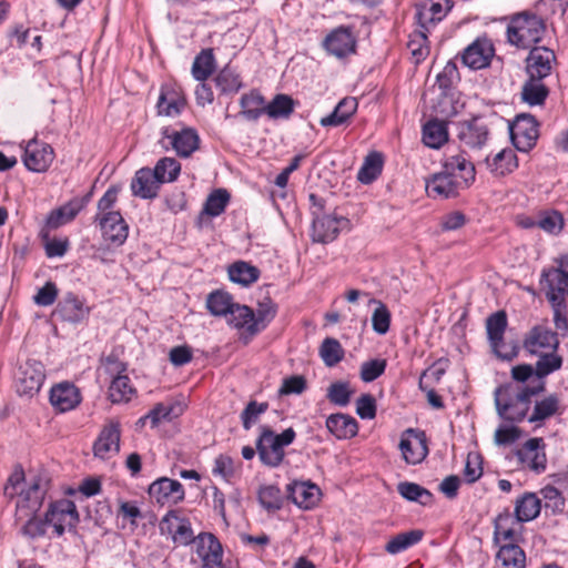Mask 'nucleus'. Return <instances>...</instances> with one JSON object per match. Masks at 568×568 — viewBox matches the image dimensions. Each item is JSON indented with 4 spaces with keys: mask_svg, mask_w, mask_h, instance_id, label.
Segmentation results:
<instances>
[{
    "mask_svg": "<svg viewBox=\"0 0 568 568\" xmlns=\"http://www.w3.org/2000/svg\"><path fill=\"white\" fill-rule=\"evenodd\" d=\"M154 171L160 182H173L181 172V164L174 158H163L158 161Z\"/></svg>",
    "mask_w": 568,
    "mask_h": 568,
    "instance_id": "052dcab7",
    "label": "nucleus"
},
{
    "mask_svg": "<svg viewBox=\"0 0 568 568\" xmlns=\"http://www.w3.org/2000/svg\"><path fill=\"white\" fill-rule=\"evenodd\" d=\"M235 303L232 296L222 291H215L207 296L206 306L215 316H227Z\"/></svg>",
    "mask_w": 568,
    "mask_h": 568,
    "instance_id": "de8ad7c7",
    "label": "nucleus"
},
{
    "mask_svg": "<svg viewBox=\"0 0 568 568\" xmlns=\"http://www.w3.org/2000/svg\"><path fill=\"white\" fill-rule=\"evenodd\" d=\"M558 398L555 395H550L542 400L536 402L534 412L529 416V423L542 422L554 416L558 410Z\"/></svg>",
    "mask_w": 568,
    "mask_h": 568,
    "instance_id": "4d7b16f0",
    "label": "nucleus"
},
{
    "mask_svg": "<svg viewBox=\"0 0 568 568\" xmlns=\"http://www.w3.org/2000/svg\"><path fill=\"white\" fill-rule=\"evenodd\" d=\"M443 171L456 180H464L467 187L475 181V166L463 153L447 156Z\"/></svg>",
    "mask_w": 568,
    "mask_h": 568,
    "instance_id": "bb28decb",
    "label": "nucleus"
},
{
    "mask_svg": "<svg viewBox=\"0 0 568 568\" xmlns=\"http://www.w3.org/2000/svg\"><path fill=\"white\" fill-rule=\"evenodd\" d=\"M564 226V219L558 212H545L537 217V227L550 234H557Z\"/></svg>",
    "mask_w": 568,
    "mask_h": 568,
    "instance_id": "69168bd1",
    "label": "nucleus"
},
{
    "mask_svg": "<svg viewBox=\"0 0 568 568\" xmlns=\"http://www.w3.org/2000/svg\"><path fill=\"white\" fill-rule=\"evenodd\" d=\"M294 111V100L286 94H276L266 104V114L272 119L288 118Z\"/></svg>",
    "mask_w": 568,
    "mask_h": 568,
    "instance_id": "3c124183",
    "label": "nucleus"
},
{
    "mask_svg": "<svg viewBox=\"0 0 568 568\" xmlns=\"http://www.w3.org/2000/svg\"><path fill=\"white\" fill-rule=\"evenodd\" d=\"M185 105V99L173 88L164 87L161 90L156 104L159 114L174 116L180 114Z\"/></svg>",
    "mask_w": 568,
    "mask_h": 568,
    "instance_id": "473e14b6",
    "label": "nucleus"
},
{
    "mask_svg": "<svg viewBox=\"0 0 568 568\" xmlns=\"http://www.w3.org/2000/svg\"><path fill=\"white\" fill-rule=\"evenodd\" d=\"M215 69V58L212 49L202 50L194 59L192 75L195 80L205 81Z\"/></svg>",
    "mask_w": 568,
    "mask_h": 568,
    "instance_id": "c03bdc74",
    "label": "nucleus"
},
{
    "mask_svg": "<svg viewBox=\"0 0 568 568\" xmlns=\"http://www.w3.org/2000/svg\"><path fill=\"white\" fill-rule=\"evenodd\" d=\"M296 433L290 427L281 434H275L268 427H261V435L256 442V452L261 462L268 467H277L284 459V447L291 445Z\"/></svg>",
    "mask_w": 568,
    "mask_h": 568,
    "instance_id": "f03ea898",
    "label": "nucleus"
},
{
    "mask_svg": "<svg viewBox=\"0 0 568 568\" xmlns=\"http://www.w3.org/2000/svg\"><path fill=\"white\" fill-rule=\"evenodd\" d=\"M16 524L20 525L21 535L29 539L42 537L48 526L45 518L42 520L37 515L28 516L26 519H16Z\"/></svg>",
    "mask_w": 568,
    "mask_h": 568,
    "instance_id": "6e6d98bb",
    "label": "nucleus"
},
{
    "mask_svg": "<svg viewBox=\"0 0 568 568\" xmlns=\"http://www.w3.org/2000/svg\"><path fill=\"white\" fill-rule=\"evenodd\" d=\"M556 60L554 51L545 47L532 48L526 59V70L530 78L542 80L550 75Z\"/></svg>",
    "mask_w": 568,
    "mask_h": 568,
    "instance_id": "dca6fc26",
    "label": "nucleus"
},
{
    "mask_svg": "<svg viewBox=\"0 0 568 568\" xmlns=\"http://www.w3.org/2000/svg\"><path fill=\"white\" fill-rule=\"evenodd\" d=\"M227 322L236 328H244L251 336L254 335V311L251 307L235 304L229 313Z\"/></svg>",
    "mask_w": 568,
    "mask_h": 568,
    "instance_id": "49530a36",
    "label": "nucleus"
},
{
    "mask_svg": "<svg viewBox=\"0 0 568 568\" xmlns=\"http://www.w3.org/2000/svg\"><path fill=\"white\" fill-rule=\"evenodd\" d=\"M276 315V305L270 298L258 303L257 311L254 313L253 334H257L263 331L267 324Z\"/></svg>",
    "mask_w": 568,
    "mask_h": 568,
    "instance_id": "5fc2aeb1",
    "label": "nucleus"
},
{
    "mask_svg": "<svg viewBox=\"0 0 568 568\" xmlns=\"http://www.w3.org/2000/svg\"><path fill=\"white\" fill-rule=\"evenodd\" d=\"M488 136V125L480 118L462 122L458 126L457 138L464 145L470 149H480L486 144Z\"/></svg>",
    "mask_w": 568,
    "mask_h": 568,
    "instance_id": "f3484780",
    "label": "nucleus"
},
{
    "mask_svg": "<svg viewBox=\"0 0 568 568\" xmlns=\"http://www.w3.org/2000/svg\"><path fill=\"white\" fill-rule=\"evenodd\" d=\"M427 32L428 31L418 27V29L410 34V39L407 43L416 62L424 60L429 53Z\"/></svg>",
    "mask_w": 568,
    "mask_h": 568,
    "instance_id": "13d9d810",
    "label": "nucleus"
},
{
    "mask_svg": "<svg viewBox=\"0 0 568 568\" xmlns=\"http://www.w3.org/2000/svg\"><path fill=\"white\" fill-rule=\"evenodd\" d=\"M215 83L222 93H235L242 88L239 74L230 68H224L217 73Z\"/></svg>",
    "mask_w": 568,
    "mask_h": 568,
    "instance_id": "680f3d73",
    "label": "nucleus"
},
{
    "mask_svg": "<svg viewBox=\"0 0 568 568\" xmlns=\"http://www.w3.org/2000/svg\"><path fill=\"white\" fill-rule=\"evenodd\" d=\"M196 552L205 568H216L222 562L223 550L217 538L211 532L200 534L195 540Z\"/></svg>",
    "mask_w": 568,
    "mask_h": 568,
    "instance_id": "b1692460",
    "label": "nucleus"
},
{
    "mask_svg": "<svg viewBox=\"0 0 568 568\" xmlns=\"http://www.w3.org/2000/svg\"><path fill=\"white\" fill-rule=\"evenodd\" d=\"M149 494L156 503L178 504L184 499V489L180 481L162 477L149 487Z\"/></svg>",
    "mask_w": 568,
    "mask_h": 568,
    "instance_id": "aec40b11",
    "label": "nucleus"
},
{
    "mask_svg": "<svg viewBox=\"0 0 568 568\" xmlns=\"http://www.w3.org/2000/svg\"><path fill=\"white\" fill-rule=\"evenodd\" d=\"M320 354L323 362L327 366L332 367L342 361L344 356V351L341 343L337 339L327 337L323 341L321 345Z\"/></svg>",
    "mask_w": 568,
    "mask_h": 568,
    "instance_id": "bf43d9fd",
    "label": "nucleus"
},
{
    "mask_svg": "<svg viewBox=\"0 0 568 568\" xmlns=\"http://www.w3.org/2000/svg\"><path fill=\"white\" fill-rule=\"evenodd\" d=\"M540 513V500L535 494L526 493L517 499L515 515L518 521H529L535 519Z\"/></svg>",
    "mask_w": 568,
    "mask_h": 568,
    "instance_id": "a19ab883",
    "label": "nucleus"
},
{
    "mask_svg": "<svg viewBox=\"0 0 568 568\" xmlns=\"http://www.w3.org/2000/svg\"><path fill=\"white\" fill-rule=\"evenodd\" d=\"M449 0H423L416 6L415 18L419 28L429 31L449 11Z\"/></svg>",
    "mask_w": 568,
    "mask_h": 568,
    "instance_id": "f8f14e48",
    "label": "nucleus"
},
{
    "mask_svg": "<svg viewBox=\"0 0 568 568\" xmlns=\"http://www.w3.org/2000/svg\"><path fill=\"white\" fill-rule=\"evenodd\" d=\"M494 52V47L489 40L477 39L464 50L462 61L470 69H483L489 64Z\"/></svg>",
    "mask_w": 568,
    "mask_h": 568,
    "instance_id": "4be33fe9",
    "label": "nucleus"
},
{
    "mask_svg": "<svg viewBox=\"0 0 568 568\" xmlns=\"http://www.w3.org/2000/svg\"><path fill=\"white\" fill-rule=\"evenodd\" d=\"M184 412V406L179 402L173 403H159L156 404L140 422L150 419L152 427H156L161 422H171L181 416Z\"/></svg>",
    "mask_w": 568,
    "mask_h": 568,
    "instance_id": "c9c22d12",
    "label": "nucleus"
},
{
    "mask_svg": "<svg viewBox=\"0 0 568 568\" xmlns=\"http://www.w3.org/2000/svg\"><path fill=\"white\" fill-rule=\"evenodd\" d=\"M267 407V403L250 402L241 414L244 429L248 430L256 423L258 416L266 412Z\"/></svg>",
    "mask_w": 568,
    "mask_h": 568,
    "instance_id": "774afa93",
    "label": "nucleus"
},
{
    "mask_svg": "<svg viewBox=\"0 0 568 568\" xmlns=\"http://www.w3.org/2000/svg\"><path fill=\"white\" fill-rule=\"evenodd\" d=\"M258 501L268 511L278 510L283 501L281 490L273 485L261 487L258 490Z\"/></svg>",
    "mask_w": 568,
    "mask_h": 568,
    "instance_id": "0e129e2a",
    "label": "nucleus"
},
{
    "mask_svg": "<svg viewBox=\"0 0 568 568\" xmlns=\"http://www.w3.org/2000/svg\"><path fill=\"white\" fill-rule=\"evenodd\" d=\"M397 490L402 497L410 501H418L422 505H427L432 501L433 495L427 489L415 483H399Z\"/></svg>",
    "mask_w": 568,
    "mask_h": 568,
    "instance_id": "864d4df0",
    "label": "nucleus"
},
{
    "mask_svg": "<svg viewBox=\"0 0 568 568\" xmlns=\"http://www.w3.org/2000/svg\"><path fill=\"white\" fill-rule=\"evenodd\" d=\"M352 393L347 383L336 382L328 387L327 398L331 403L344 407L349 403Z\"/></svg>",
    "mask_w": 568,
    "mask_h": 568,
    "instance_id": "338daca9",
    "label": "nucleus"
},
{
    "mask_svg": "<svg viewBox=\"0 0 568 568\" xmlns=\"http://www.w3.org/2000/svg\"><path fill=\"white\" fill-rule=\"evenodd\" d=\"M507 324V315L504 311L493 313L486 320V332L490 347L493 352L503 359L513 358V355L508 356L501 352Z\"/></svg>",
    "mask_w": 568,
    "mask_h": 568,
    "instance_id": "5701e85b",
    "label": "nucleus"
},
{
    "mask_svg": "<svg viewBox=\"0 0 568 568\" xmlns=\"http://www.w3.org/2000/svg\"><path fill=\"white\" fill-rule=\"evenodd\" d=\"M44 367L36 359H28L20 364L14 375L17 392L20 395L33 396L44 381Z\"/></svg>",
    "mask_w": 568,
    "mask_h": 568,
    "instance_id": "423d86ee",
    "label": "nucleus"
},
{
    "mask_svg": "<svg viewBox=\"0 0 568 568\" xmlns=\"http://www.w3.org/2000/svg\"><path fill=\"white\" fill-rule=\"evenodd\" d=\"M486 162L490 171L496 175L510 173L518 165L517 156L510 149L501 150L491 160L486 158Z\"/></svg>",
    "mask_w": 568,
    "mask_h": 568,
    "instance_id": "79ce46f5",
    "label": "nucleus"
},
{
    "mask_svg": "<svg viewBox=\"0 0 568 568\" xmlns=\"http://www.w3.org/2000/svg\"><path fill=\"white\" fill-rule=\"evenodd\" d=\"M423 536L424 532L420 529L397 534L385 545V550L390 555H397L418 544Z\"/></svg>",
    "mask_w": 568,
    "mask_h": 568,
    "instance_id": "58836bf2",
    "label": "nucleus"
},
{
    "mask_svg": "<svg viewBox=\"0 0 568 568\" xmlns=\"http://www.w3.org/2000/svg\"><path fill=\"white\" fill-rule=\"evenodd\" d=\"M240 106V115L248 121H256L262 114H266L265 99L256 91L243 94Z\"/></svg>",
    "mask_w": 568,
    "mask_h": 568,
    "instance_id": "72a5a7b5",
    "label": "nucleus"
},
{
    "mask_svg": "<svg viewBox=\"0 0 568 568\" xmlns=\"http://www.w3.org/2000/svg\"><path fill=\"white\" fill-rule=\"evenodd\" d=\"M448 140L445 122L438 120L428 121L423 128V141L432 149L440 148Z\"/></svg>",
    "mask_w": 568,
    "mask_h": 568,
    "instance_id": "ea45409f",
    "label": "nucleus"
},
{
    "mask_svg": "<svg viewBox=\"0 0 568 568\" xmlns=\"http://www.w3.org/2000/svg\"><path fill=\"white\" fill-rule=\"evenodd\" d=\"M326 427L337 439L352 438L358 432L357 420L342 413L329 415L326 419Z\"/></svg>",
    "mask_w": 568,
    "mask_h": 568,
    "instance_id": "c756f323",
    "label": "nucleus"
},
{
    "mask_svg": "<svg viewBox=\"0 0 568 568\" xmlns=\"http://www.w3.org/2000/svg\"><path fill=\"white\" fill-rule=\"evenodd\" d=\"M162 135L164 148H168L165 144L166 140L180 156L187 158L199 149L200 138L193 129L184 128L178 131L171 128H164Z\"/></svg>",
    "mask_w": 568,
    "mask_h": 568,
    "instance_id": "1a4fd4ad",
    "label": "nucleus"
},
{
    "mask_svg": "<svg viewBox=\"0 0 568 568\" xmlns=\"http://www.w3.org/2000/svg\"><path fill=\"white\" fill-rule=\"evenodd\" d=\"M398 447L403 459L409 465L420 464L428 455L426 435L418 429L404 430Z\"/></svg>",
    "mask_w": 568,
    "mask_h": 568,
    "instance_id": "6e6552de",
    "label": "nucleus"
},
{
    "mask_svg": "<svg viewBox=\"0 0 568 568\" xmlns=\"http://www.w3.org/2000/svg\"><path fill=\"white\" fill-rule=\"evenodd\" d=\"M159 178L155 175V171L149 168H142L136 171L131 182V190L133 195L141 199H153L158 195L160 189Z\"/></svg>",
    "mask_w": 568,
    "mask_h": 568,
    "instance_id": "a878e982",
    "label": "nucleus"
},
{
    "mask_svg": "<svg viewBox=\"0 0 568 568\" xmlns=\"http://www.w3.org/2000/svg\"><path fill=\"white\" fill-rule=\"evenodd\" d=\"M357 110V101L354 98H345L338 102L334 111L322 118V126H338L344 124Z\"/></svg>",
    "mask_w": 568,
    "mask_h": 568,
    "instance_id": "f704fd0d",
    "label": "nucleus"
},
{
    "mask_svg": "<svg viewBox=\"0 0 568 568\" xmlns=\"http://www.w3.org/2000/svg\"><path fill=\"white\" fill-rule=\"evenodd\" d=\"M53 158V149L49 144L31 140L24 149L23 163L30 171L44 172L52 163Z\"/></svg>",
    "mask_w": 568,
    "mask_h": 568,
    "instance_id": "4468645a",
    "label": "nucleus"
},
{
    "mask_svg": "<svg viewBox=\"0 0 568 568\" xmlns=\"http://www.w3.org/2000/svg\"><path fill=\"white\" fill-rule=\"evenodd\" d=\"M383 158L378 152L369 153L357 173V180L364 184L375 181L382 173Z\"/></svg>",
    "mask_w": 568,
    "mask_h": 568,
    "instance_id": "a18cd8bd",
    "label": "nucleus"
},
{
    "mask_svg": "<svg viewBox=\"0 0 568 568\" xmlns=\"http://www.w3.org/2000/svg\"><path fill=\"white\" fill-rule=\"evenodd\" d=\"M102 235L105 241L119 246L128 237V224L120 212H106L99 217Z\"/></svg>",
    "mask_w": 568,
    "mask_h": 568,
    "instance_id": "412c9836",
    "label": "nucleus"
},
{
    "mask_svg": "<svg viewBox=\"0 0 568 568\" xmlns=\"http://www.w3.org/2000/svg\"><path fill=\"white\" fill-rule=\"evenodd\" d=\"M510 139L518 151L528 152L538 139V123L530 114H518L509 125Z\"/></svg>",
    "mask_w": 568,
    "mask_h": 568,
    "instance_id": "0eeeda50",
    "label": "nucleus"
},
{
    "mask_svg": "<svg viewBox=\"0 0 568 568\" xmlns=\"http://www.w3.org/2000/svg\"><path fill=\"white\" fill-rule=\"evenodd\" d=\"M323 44L329 54L341 59L355 53L356 38L351 28L338 27L326 36Z\"/></svg>",
    "mask_w": 568,
    "mask_h": 568,
    "instance_id": "ddd939ff",
    "label": "nucleus"
},
{
    "mask_svg": "<svg viewBox=\"0 0 568 568\" xmlns=\"http://www.w3.org/2000/svg\"><path fill=\"white\" fill-rule=\"evenodd\" d=\"M539 359L535 366V378L531 381L532 385H538V382H544L542 378L558 371L562 366V357L555 352H549L538 355Z\"/></svg>",
    "mask_w": 568,
    "mask_h": 568,
    "instance_id": "37998d69",
    "label": "nucleus"
},
{
    "mask_svg": "<svg viewBox=\"0 0 568 568\" xmlns=\"http://www.w3.org/2000/svg\"><path fill=\"white\" fill-rule=\"evenodd\" d=\"M545 388V382H538V385L525 386L516 392L511 387H499L495 392V403L500 417L511 420H523L528 410L532 396L541 393Z\"/></svg>",
    "mask_w": 568,
    "mask_h": 568,
    "instance_id": "f257e3e1",
    "label": "nucleus"
},
{
    "mask_svg": "<svg viewBox=\"0 0 568 568\" xmlns=\"http://www.w3.org/2000/svg\"><path fill=\"white\" fill-rule=\"evenodd\" d=\"M160 529L162 532L172 534L174 541L182 545H187L194 540L190 523L180 519L172 511L162 518Z\"/></svg>",
    "mask_w": 568,
    "mask_h": 568,
    "instance_id": "cd10ccee",
    "label": "nucleus"
},
{
    "mask_svg": "<svg viewBox=\"0 0 568 568\" xmlns=\"http://www.w3.org/2000/svg\"><path fill=\"white\" fill-rule=\"evenodd\" d=\"M49 481L42 477H34L28 484L27 489L17 494L16 519H26L28 516L37 515L42 507L48 491Z\"/></svg>",
    "mask_w": 568,
    "mask_h": 568,
    "instance_id": "20e7f679",
    "label": "nucleus"
},
{
    "mask_svg": "<svg viewBox=\"0 0 568 568\" xmlns=\"http://www.w3.org/2000/svg\"><path fill=\"white\" fill-rule=\"evenodd\" d=\"M466 187L464 180H456L445 171L434 174L426 182V192L432 197H453L458 194L459 190Z\"/></svg>",
    "mask_w": 568,
    "mask_h": 568,
    "instance_id": "6ab92c4d",
    "label": "nucleus"
},
{
    "mask_svg": "<svg viewBox=\"0 0 568 568\" xmlns=\"http://www.w3.org/2000/svg\"><path fill=\"white\" fill-rule=\"evenodd\" d=\"M290 497L294 504L304 509H310L318 501L320 489L314 484L295 481L288 487Z\"/></svg>",
    "mask_w": 568,
    "mask_h": 568,
    "instance_id": "2f4dec72",
    "label": "nucleus"
},
{
    "mask_svg": "<svg viewBox=\"0 0 568 568\" xmlns=\"http://www.w3.org/2000/svg\"><path fill=\"white\" fill-rule=\"evenodd\" d=\"M496 561L500 568H525L526 555L518 545L509 542L500 546Z\"/></svg>",
    "mask_w": 568,
    "mask_h": 568,
    "instance_id": "e433bc0d",
    "label": "nucleus"
},
{
    "mask_svg": "<svg viewBox=\"0 0 568 568\" xmlns=\"http://www.w3.org/2000/svg\"><path fill=\"white\" fill-rule=\"evenodd\" d=\"M558 346L557 333L542 325L534 326L524 339V348L534 355L556 352Z\"/></svg>",
    "mask_w": 568,
    "mask_h": 568,
    "instance_id": "9d476101",
    "label": "nucleus"
},
{
    "mask_svg": "<svg viewBox=\"0 0 568 568\" xmlns=\"http://www.w3.org/2000/svg\"><path fill=\"white\" fill-rule=\"evenodd\" d=\"M230 201V194L224 189L213 191L206 199L201 214L219 216L222 214Z\"/></svg>",
    "mask_w": 568,
    "mask_h": 568,
    "instance_id": "09e8293b",
    "label": "nucleus"
},
{
    "mask_svg": "<svg viewBox=\"0 0 568 568\" xmlns=\"http://www.w3.org/2000/svg\"><path fill=\"white\" fill-rule=\"evenodd\" d=\"M547 95L548 89L544 83H541V80L532 79L530 77L521 90L523 100L530 105L541 104Z\"/></svg>",
    "mask_w": 568,
    "mask_h": 568,
    "instance_id": "8fccbe9b",
    "label": "nucleus"
},
{
    "mask_svg": "<svg viewBox=\"0 0 568 568\" xmlns=\"http://www.w3.org/2000/svg\"><path fill=\"white\" fill-rule=\"evenodd\" d=\"M520 463L539 474L546 469L547 457L542 438H530L517 452Z\"/></svg>",
    "mask_w": 568,
    "mask_h": 568,
    "instance_id": "a211bd4d",
    "label": "nucleus"
},
{
    "mask_svg": "<svg viewBox=\"0 0 568 568\" xmlns=\"http://www.w3.org/2000/svg\"><path fill=\"white\" fill-rule=\"evenodd\" d=\"M81 402L79 389L70 383H61L51 388L50 403L60 413L75 408Z\"/></svg>",
    "mask_w": 568,
    "mask_h": 568,
    "instance_id": "393cba45",
    "label": "nucleus"
},
{
    "mask_svg": "<svg viewBox=\"0 0 568 568\" xmlns=\"http://www.w3.org/2000/svg\"><path fill=\"white\" fill-rule=\"evenodd\" d=\"M342 220L332 216L323 215L313 221L312 239L314 242L328 243L334 241L339 233V223Z\"/></svg>",
    "mask_w": 568,
    "mask_h": 568,
    "instance_id": "7c9ffc66",
    "label": "nucleus"
},
{
    "mask_svg": "<svg viewBox=\"0 0 568 568\" xmlns=\"http://www.w3.org/2000/svg\"><path fill=\"white\" fill-rule=\"evenodd\" d=\"M120 424L118 422L108 423L99 434L93 445V454L101 459H109L120 450Z\"/></svg>",
    "mask_w": 568,
    "mask_h": 568,
    "instance_id": "2eb2a0df",
    "label": "nucleus"
},
{
    "mask_svg": "<svg viewBox=\"0 0 568 568\" xmlns=\"http://www.w3.org/2000/svg\"><path fill=\"white\" fill-rule=\"evenodd\" d=\"M229 277L232 282L242 286H250L260 277V270L244 261H237L229 266Z\"/></svg>",
    "mask_w": 568,
    "mask_h": 568,
    "instance_id": "4c0bfd02",
    "label": "nucleus"
},
{
    "mask_svg": "<svg viewBox=\"0 0 568 568\" xmlns=\"http://www.w3.org/2000/svg\"><path fill=\"white\" fill-rule=\"evenodd\" d=\"M545 32V23L534 13L523 12L514 17L507 29L508 41L523 49L539 42Z\"/></svg>",
    "mask_w": 568,
    "mask_h": 568,
    "instance_id": "7ed1b4c3",
    "label": "nucleus"
},
{
    "mask_svg": "<svg viewBox=\"0 0 568 568\" xmlns=\"http://www.w3.org/2000/svg\"><path fill=\"white\" fill-rule=\"evenodd\" d=\"M45 523L51 525L58 536L70 530L79 523V513L75 504L69 499H60L51 503L45 513Z\"/></svg>",
    "mask_w": 568,
    "mask_h": 568,
    "instance_id": "39448f33",
    "label": "nucleus"
},
{
    "mask_svg": "<svg viewBox=\"0 0 568 568\" xmlns=\"http://www.w3.org/2000/svg\"><path fill=\"white\" fill-rule=\"evenodd\" d=\"M540 285L549 303L566 302L568 295V277L556 266L541 272Z\"/></svg>",
    "mask_w": 568,
    "mask_h": 568,
    "instance_id": "9b49d317",
    "label": "nucleus"
},
{
    "mask_svg": "<svg viewBox=\"0 0 568 568\" xmlns=\"http://www.w3.org/2000/svg\"><path fill=\"white\" fill-rule=\"evenodd\" d=\"M59 312L64 321L70 323H80L89 316L90 308L85 306L83 300L74 293H67L59 303Z\"/></svg>",
    "mask_w": 568,
    "mask_h": 568,
    "instance_id": "c85d7f7f",
    "label": "nucleus"
},
{
    "mask_svg": "<svg viewBox=\"0 0 568 568\" xmlns=\"http://www.w3.org/2000/svg\"><path fill=\"white\" fill-rule=\"evenodd\" d=\"M133 393L134 389L131 386L130 378L124 375L116 376L109 387V396L112 403L128 402Z\"/></svg>",
    "mask_w": 568,
    "mask_h": 568,
    "instance_id": "603ef678",
    "label": "nucleus"
},
{
    "mask_svg": "<svg viewBox=\"0 0 568 568\" xmlns=\"http://www.w3.org/2000/svg\"><path fill=\"white\" fill-rule=\"evenodd\" d=\"M371 302L377 305L372 315L373 329L377 334L384 335L389 329L390 312L384 303L376 300H372Z\"/></svg>",
    "mask_w": 568,
    "mask_h": 568,
    "instance_id": "e2e57ef3",
    "label": "nucleus"
}]
</instances>
